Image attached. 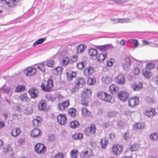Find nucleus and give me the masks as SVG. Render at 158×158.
<instances>
[{"instance_id": "f257e3e1", "label": "nucleus", "mask_w": 158, "mask_h": 158, "mask_svg": "<svg viewBox=\"0 0 158 158\" xmlns=\"http://www.w3.org/2000/svg\"><path fill=\"white\" fill-rule=\"evenodd\" d=\"M53 83L52 80L48 79L47 81L43 82L40 86L42 90L46 92H51L52 90Z\"/></svg>"}, {"instance_id": "f03ea898", "label": "nucleus", "mask_w": 158, "mask_h": 158, "mask_svg": "<svg viewBox=\"0 0 158 158\" xmlns=\"http://www.w3.org/2000/svg\"><path fill=\"white\" fill-rule=\"evenodd\" d=\"M85 80L83 78H78L74 81V86L72 89L73 92L77 91L79 89L82 88L85 85Z\"/></svg>"}, {"instance_id": "7ed1b4c3", "label": "nucleus", "mask_w": 158, "mask_h": 158, "mask_svg": "<svg viewBox=\"0 0 158 158\" xmlns=\"http://www.w3.org/2000/svg\"><path fill=\"white\" fill-rule=\"evenodd\" d=\"M97 128L94 124H92L89 127L86 128L84 131L85 133L88 136H93L96 134Z\"/></svg>"}, {"instance_id": "20e7f679", "label": "nucleus", "mask_w": 158, "mask_h": 158, "mask_svg": "<svg viewBox=\"0 0 158 158\" xmlns=\"http://www.w3.org/2000/svg\"><path fill=\"white\" fill-rule=\"evenodd\" d=\"M112 152L115 155H119L123 150V147L122 145L117 143H114L112 148Z\"/></svg>"}, {"instance_id": "39448f33", "label": "nucleus", "mask_w": 158, "mask_h": 158, "mask_svg": "<svg viewBox=\"0 0 158 158\" xmlns=\"http://www.w3.org/2000/svg\"><path fill=\"white\" fill-rule=\"evenodd\" d=\"M56 118L58 123L60 125H64L67 122L68 118L65 114H59L57 116Z\"/></svg>"}, {"instance_id": "423d86ee", "label": "nucleus", "mask_w": 158, "mask_h": 158, "mask_svg": "<svg viewBox=\"0 0 158 158\" xmlns=\"http://www.w3.org/2000/svg\"><path fill=\"white\" fill-rule=\"evenodd\" d=\"M35 150L39 154H44L46 151V148L43 144L38 143L35 147Z\"/></svg>"}, {"instance_id": "0eeeda50", "label": "nucleus", "mask_w": 158, "mask_h": 158, "mask_svg": "<svg viewBox=\"0 0 158 158\" xmlns=\"http://www.w3.org/2000/svg\"><path fill=\"white\" fill-rule=\"evenodd\" d=\"M22 0H6L5 4L9 8L14 7L18 5Z\"/></svg>"}, {"instance_id": "6e6552de", "label": "nucleus", "mask_w": 158, "mask_h": 158, "mask_svg": "<svg viewBox=\"0 0 158 158\" xmlns=\"http://www.w3.org/2000/svg\"><path fill=\"white\" fill-rule=\"evenodd\" d=\"M131 88L134 91H139L142 89L143 83L141 82H134L131 84Z\"/></svg>"}, {"instance_id": "1a4fd4ad", "label": "nucleus", "mask_w": 158, "mask_h": 158, "mask_svg": "<svg viewBox=\"0 0 158 158\" xmlns=\"http://www.w3.org/2000/svg\"><path fill=\"white\" fill-rule=\"evenodd\" d=\"M28 93L31 98L35 99L39 95V91L36 88L32 87L28 91Z\"/></svg>"}, {"instance_id": "9d476101", "label": "nucleus", "mask_w": 158, "mask_h": 158, "mask_svg": "<svg viewBox=\"0 0 158 158\" xmlns=\"http://www.w3.org/2000/svg\"><path fill=\"white\" fill-rule=\"evenodd\" d=\"M115 82L118 84L123 85L125 83L126 79L124 75L123 74H120L115 78Z\"/></svg>"}, {"instance_id": "9b49d317", "label": "nucleus", "mask_w": 158, "mask_h": 158, "mask_svg": "<svg viewBox=\"0 0 158 158\" xmlns=\"http://www.w3.org/2000/svg\"><path fill=\"white\" fill-rule=\"evenodd\" d=\"M129 95V93L126 91H120L118 94V96L120 100L124 102L127 100Z\"/></svg>"}, {"instance_id": "f8f14e48", "label": "nucleus", "mask_w": 158, "mask_h": 158, "mask_svg": "<svg viewBox=\"0 0 158 158\" xmlns=\"http://www.w3.org/2000/svg\"><path fill=\"white\" fill-rule=\"evenodd\" d=\"M93 154L92 150L90 148H86L83 150L81 153V158H86L91 156Z\"/></svg>"}, {"instance_id": "ddd939ff", "label": "nucleus", "mask_w": 158, "mask_h": 158, "mask_svg": "<svg viewBox=\"0 0 158 158\" xmlns=\"http://www.w3.org/2000/svg\"><path fill=\"white\" fill-rule=\"evenodd\" d=\"M139 102V99L138 97H133L129 98L128 101V105L131 107H133L137 105Z\"/></svg>"}, {"instance_id": "4468645a", "label": "nucleus", "mask_w": 158, "mask_h": 158, "mask_svg": "<svg viewBox=\"0 0 158 158\" xmlns=\"http://www.w3.org/2000/svg\"><path fill=\"white\" fill-rule=\"evenodd\" d=\"M131 65V61L130 58L126 57L122 61V66L124 69L126 71L129 70Z\"/></svg>"}, {"instance_id": "2eb2a0df", "label": "nucleus", "mask_w": 158, "mask_h": 158, "mask_svg": "<svg viewBox=\"0 0 158 158\" xmlns=\"http://www.w3.org/2000/svg\"><path fill=\"white\" fill-rule=\"evenodd\" d=\"M69 105V101L67 100L62 102L59 103L58 106V108L60 110L63 111L68 108Z\"/></svg>"}, {"instance_id": "dca6fc26", "label": "nucleus", "mask_w": 158, "mask_h": 158, "mask_svg": "<svg viewBox=\"0 0 158 158\" xmlns=\"http://www.w3.org/2000/svg\"><path fill=\"white\" fill-rule=\"evenodd\" d=\"M95 47L98 49L102 52H106L110 48H113V47L110 44H106L103 45H97Z\"/></svg>"}, {"instance_id": "f3484780", "label": "nucleus", "mask_w": 158, "mask_h": 158, "mask_svg": "<svg viewBox=\"0 0 158 158\" xmlns=\"http://www.w3.org/2000/svg\"><path fill=\"white\" fill-rule=\"evenodd\" d=\"M42 118L39 116H37L34 119L32 122V125L35 127H40L41 125Z\"/></svg>"}, {"instance_id": "a211bd4d", "label": "nucleus", "mask_w": 158, "mask_h": 158, "mask_svg": "<svg viewBox=\"0 0 158 158\" xmlns=\"http://www.w3.org/2000/svg\"><path fill=\"white\" fill-rule=\"evenodd\" d=\"M30 134L31 137L35 138L40 136L42 132L40 129L35 128L30 132Z\"/></svg>"}, {"instance_id": "6ab92c4d", "label": "nucleus", "mask_w": 158, "mask_h": 158, "mask_svg": "<svg viewBox=\"0 0 158 158\" xmlns=\"http://www.w3.org/2000/svg\"><path fill=\"white\" fill-rule=\"evenodd\" d=\"M38 106L40 110L43 111L46 110L47 106L46 101L44 99H41L38 103Z\"/></svg>"}, {"instance_id": "aec40b11", "label": "nucleus", "mask_w": 158, "mask_h": 158, "mask_svg": "<svg viewBox=\"0 0 158 158\" xmlns=\"http://www.w3.org/2000/svg\"><path fill=\"white\" fill-rule=\"evenodd\" d=\"M92 90L87 88L84 89L81 94V97L90 98L92 95Z\"/></svg>"}, {"instance_id": "412c9836", "label": "nucleus", "mask_w": 158, "mask_h": 158, "mask_svg": "<svg viewBox=\"0 0 158 158\" xmlns=\"http://www.w3.org/2000/svg\"><path fill=\"white\" fill-rule=\"evenodd\" d=\"M115 101L114 97L107 92L103 101L110 103H113Z\"/></svg>"}, {"instance_id": "4be33fe9", "label": "nucleus", "mask_w": 158, "mask_h": 158, "mask_svg": "<svg viewBox=\"0 0 158 158\" xmlns=\"http://www.w3.org/2000/svg\"><path fill=\"white\" fill-rule=\"evenodd\" d=\"M26 71L27 73L26 74V75L29 76H31L35 75L36 71V69L34 68L28 67Z\"/></svg>"}, {"instance_id": "5701e85b", "label": "nucleus", "mask_w": 158, "mask_h": 158, "mask_svg": "<svg viewBox=\"0 0 158 158\" xmlns=\"http://www.w3.org/2000/svg\"><path fill=\"white\" fill-rule=\"evenodd\" d=\"M63 69L62 67L58 66L52 69V71L55 75L60 76L62 74Z\"/></svg>"}, {"instance_id": "b1692460", "label": "nucleus", "mask_w": 158, "mask_h": 158, "mask_svg": "<svg viewBox=\"0 0 158 158\" xmlns=\"http://www.w3.org/2000/svg\"><path fill=\"white\" fill-rule=\"evenodd\" d=\"M156 112L155 109L151 108L149 110H146L144 112L145 115L149 117H152L156 114Z\"/></svg>"}, {"instance_id": "393cba45", "label": "nucleus", "mask_w": 158, "mask_h": 158, "mask_svg": "<svg viewBox=\"0 0 158 158\" xmlns=\"http://www.w3.org/2000/svg\"><path fill=\"white\" fill-rule=\"evenodd\" d=\"M67 80L69 81H71L76 76V72H66V73Z\"/></svg>"}, {"instance_id": "a878e982", "label": "nucleus", "mask_w": 158, "mask_h": 158, "mask_svg": "<svg viewBox=\"0 0 158 158\" xmlns=\"http://www.w3.org/2000/svg\"><path fill=\"white\" fill-rule=\"evenodd\" d=\"M142 73L143 75L146 78H150L152 75V73L150 70L144 68L142 70Z\"/></svg>"}, {"instance_id": "bb28decb", "label": "nucleus", "mask_w": 158, "mask_h": 158, "mask_svg": "<svg viewBox=\"0 0 158 158\" xmlns=\"http://www.w3.org/2000/svg\"><path fill=\"white\" fill-rule=\"evenodd\" d=\"M110 92L112 94L116 93L119 90V87L115 84H112L109 87Z\"/></svg>"}, {"instance_id": "cd10ccee", "label": "nucleus", "mask_w": 158, "mask_h": 158, "mask_svg": "<svg viewBox=\"0 0 158 158\" xmlns=\"http://www.w3.org/2000/svg\"><path fill=\"white\" fill-rule=\"evenodd\" d=\"M19 99L22 102H27L29 98L27 93H23L20 94L18 97Z\"/></svg>"}, {"instance_id": "c85d7f7f", "label": "nucleus", "mask_w": 158, "mask_h": 158, "mask_svg": "<svg viewBox=\"0 0 158 158\" xmlns=\"http://www.w3.org/2000/svg\"><path fill=\"white\" fill-rule=\"evenodd\" d=\"M94 69L90 66L86 68L84 70V73L86 76H90L94 72Z\"/></svg>"}, {"instance_id": "c756f323", "label": "nucleus", "mask_w": 158, "mask_h": 158, "mask_svg": "<svg viewBox=\"0 0 158 158\" xmlns=\"http://www.w3.org/2000/svg\"><path fill=\"white\" fill-rule=\"evenodd\" d=\"M81 113L83 116L87 117L91 115V112L87 107H83L81 109Z\"/></svg>"}, {"instance_id": "7c9ffc66", "label": "nucleus", "mask_w": 158, "mask_h": 158, "mask_svg": "<svg viewBox=\"0 0 158 158\" xmlns=\"http://www.w3.org/2000/svg\"><path fill=\"white\" fill-rule=\"evenodd\" d=\"M21 132V130L19 128H15L13 129L11 133V135L16 137L19 135Z\"/></svg>"}, {"instance_id": "2f4dec72", "label": "nucleus", "mask_w": 158, "mask_h": 158, "mask_svg": "<svg viewBox=\"0 0 158 158\" xmlns=\"http://www.w3.org/2000/svg\"><path fill=\"white\" fill-rule=\"evenodd\" d=\"M107 58V53H106L105 54H99L96 57L97 60L99 62H103Z\"/></svg>"}, {"instance_id": "473e14b6", "label": "nucleus", "mask_w": 158, "mask_h": 158, "mask_svg": "<svg viewBox=\"0 0 158 158\" xmlns=\"http://www.w3.org/2000/svg\"><path fill=\"white\" fill-rule=\"evenodd\" d=\"M100 143L102 148L104 149L106 148L107 145L109 144V142L106 139L103 138L101 139Z\"/></svg>"}, {"instance_id": "72a5a7b5", "label": "nucleus", "mask_w": 158, "mask_h": 158, "mask_svg": "<svg viewBox=\"0 0 158 158\" xmlns=\"http://www.w3.org/2000/svg\"><path fill=\"white\" fill-rule=\"evenodd\" d=\"M90 98L81 97V104L85 106H89Z\"/></svg>"}, {"instance_id": "f704fd0d", "label": "nucleus", "mask_w": 158, "mask_h": 158, "mask_svg": "<svg viewBox=\"0 0 158 158\" xmlns=\"http://www.w3.org/2000/svg\"><path fill=\"white\" fill-rule=\"evenodd\" d=\"M78 153L79 152L77 149H73L72 150L70 153L71 158H77Z\"/></svg>"}, {"instance_id": "c9c22d12", "label": "nucleus", "mask_w": 158, "mask_h": 158, "mask_svg": "<svg viewBox=\"0 0 158 158\" xmlns=\"http://www.w3.org/2000/svg\"><path fill=\"white\" fill-rule=\"evenodd\" d=\"M26 89L25 86L24 85H19L16 87L15 92L17 93L23 92Z\"/></svg>"}, {"instance_id": "e433bc0d", "label": "nucleus", "mask_w": 158, "mask_h": 158, "mask_svg": "<svg viewBox=\"0 0 158 158\" xmlns=\"http://www.w3.org/2000/svg\"><path fill=\"white\" fill-rule=\"evenodd\" d=\"M69 125L71 128L74 129L78 127L80 125L79 122L77 120L71 121Z\"/></svg>"}, {"instance_id": "4c0bfd02", "label": "nucleus", "mask_w": 158, "mask_h": 158, "mask_svg": "<svg viewBox=\"0 0 158 158\" xmlns=\"http://www.w3.org/2000/svg\"><path fill=\"white\" fill-rule=\"evenodd\" d=\"M106 93V92L103 91L99 92L97 94V96L100 99L103 101Z\"/></svg>"}, {"instance_id": "58836bf2", "label": "nucleus", "mask_w": 158, "mask_h": 158, "mask_svg": "<svg viewBox=\"0 0 158 158\" xmlns=\"http://www.w3.org/2000/svg\"><path fill=\"white\" fill-rule=\"evenodd\" d=\"M89 54L90 56L93 57L97 54L98 52L96 49L91 48L89 50Z\"/></svg>"}, {"instance_id": "ea45409f", "label": "nucleus", "mask_w": 158, "mask_h": 158, "mask_svg": "<svg viewBox=\"0 0 158 158\" xmlns=\"http://www.w3.org/2000/svg\"><path fill=\"white\" fill-rule=\"evenodd\" d=\"M85 48L86 47L84 45L80 44L77 47V52L79 53H82L84 51Z\"/></svg>"}, {"instance_id": "a19ab883", "label": "nucleus", "mask_w": 158, "mask_h": 158, "mask_svg": "<svg viewBox=\"0 0 158 158\" xmlns=\"http://www.w3.org/2000/svg\"><path fill=\"white\" fill-rule=\"evenodd\" d=\"M72 137L74 139H82L83 138V134L81 133L75 134L72 135Z\"/></svg>"}, {"instance_id": "79ce46f5", "label": "nucleus", "mask_w": 158, "mask_h": 158, "mask_svg": "<svg viewBox=\"0 0 158 158\" xmlns=\"http://www.w3.org/2000/svg\"><path fill=\"white\" fill-rule=\"evenodd\" d=\"M134 127L135 129H143L144 127L143 124L139 123H135Z\"/></svg>"}, {"instance_id": "37998d69", "label": "nucleus", "mask_w": 158, "mask_h": 158, "mask_svg": "<svg viewBox=\"0 0 158 158\" xmlns=\"http://www.w3.org/2000/svg\"><path fill=\"white\" fill-rule=\"evenodd\" d=\"M69 59L68 57H65L63 58L62 60L61 64L63 66L65 67L69 63Z\"/></svg>"}, {"instance_id": "c03bdc74", "label": "nucleus", "mask_w": 158, "mask_h": 158, "mask_svg": "<svg viewBox=\"0 0 158 158\" xmlns=\"http://www.w3.org/2000/svg\"><path fill=\"white\" fill-rule=\"evenodd\" d=\"M12 151V149L9 145H6L3 149V152L5 153H10Z\"/></svg>"}, {"instance_id": "a18cd8bd", "label": "nucleus", "mask_w": 158, "mask_h": 158, "mask_svg": "<svg viewBox=\"0 0 158 158\" xmlns=\"http://www.w3.org/2000/svg\"><path fill=\"white\" fill-rule=\"evenodd\" d=\"M155 64L153 63H148L146 65L145 68L150 70L154 68Z\"/></svg>"}, {"instance_id": "49530a36", "label": "nucleus", "mask_w": 158, "mask_h": 158, "mask_svg": "<svg viewBox=\"0 0 158 158\" xmlns=\"http://www.w3.org/2000/svg\"><path fill=\"white\" fill-rule=\"evenodd\" d=\"M115 62V60L113 58L108 59L106 61L107 66L108 67H111Z\"/></svg>"}, {"instance_id": "de8ad7c7", "label": "nucleus", "mask_w": 158, "mask_h": 158, "mask_svg": "<svg viewBox=\"0 0 158 158\" xmlns=\"http://www.w3.org/2000/svg\"><path fill=\"white\" fill-rule=\"evenodd\" d=\"M45 40V38H42L40 39L37 40L35 42L33 43V46H35L37 45L42 44Z\"/></svg>"}, {"instance_id": "09e8293b", "label": "nucleus", "mask_w": 158, "mask_h": 158, "mask_svg": "<svg viewBox=\"0 0 158 158\" xmlns=\"http://www.w3.org/2000/svg\"><path fill=\"white\" fill-rule=\"evenodd\" d=\"M76 110L73 108L70 109L69 110V114L73 117L75 116L76 115Z\"/></svg>"}, {"instance_id": "8fccbe9b", "label": "nucleus", "mask_w": 158, "mask_h": 158, "mask_svg": "<svg viewBox=\"0 0 158 158\" xmlns=\"http://www.w3.org/2000/svg\"><path fill=\"white\" fill-rule=\"evenodd\" d=\"M102 81L106 84L111 83L112 81V79L108 77H103L102 79Z\"/></svg>"}, {"instance_id": "3c124183", "label": "nucleus", "mask_w": 158, "mask_h": 158, "mask_svg": "<svg viewBox=\"0 0 158 158\" xmlns=\"http://www.w3.org/2000/svg\"><path fill=\"white\" fill-rule=\"evenodd\" d=\"M138 147L137 144H134L130 148V149L132 151H135L138 149Z\"/></svg>"}, {"instance_id": "603ef678", "label": "nucleus", "mask_w": 158, "mask_h": 158, "mask_svg": "<svg viewBox=\"0 0 158 158\" xmlns=\"http://www.w3.org/2000/svg\"><path fill=\"white\" fill-rule=\"evenodd\" d=\"M150 138L153 140H156L158 138V135L156 133H153L150 135Z\"/></svg>"}, {"instance_id": "864d4df0", "label": "nucleus", "mask_w": 158, "mask_h": 158, "mask_svg": "<svg viewBox=\"0 0 158 158\" xmlns=\"http://www.w3.org/2000/svg\"><path fill=\"white\" fill-rule=\"evenodd\" d=\"M54 61L52 60H48L47 62L46 65L50 67H52L53 66Z\"/></svg>"}, {"instance_id": "5fc2aeb1", "label": "nucleus", "mask_w": 158, "mask_h": 158, "mask_svg": "<svg viewBox=\"0 0 158 158\" xmlns=\"http://www.w3.org/2000/svg\"><path fill=\"white\" fill-rule=\"evenodd\" d=\"M85 64L83 62H80L77 64L78 68L80 69H82L85 67Z\"/></svg>"}, {"instance_id": "6e6d98bb", "label": "nucleus", "mask_w": 158, "mask_h": 158, "mask_svg": "<svg viewBox=\"0 0 158 158\" xmlns=\"http://www.w3.org/2000/svg\"><path fill=\"white\" fill-rule=\"evenodd\" d=\"M123 138L126 140H128L130 137L129 131H126L123 135Z\"/></svg>"}, {"instance_id": "4d7b16f0", "label": "nucleus", "mask_w": 158, "mask_h": 158, "mask_svg": "<svg viewBox=\"0 0 158 158\" xmlns=\"http://www.w3.org/2000/svg\"><path fill=\"white\" fill-rule=\"evenodd\" d=\"M95 82V79L92 78H89L88 79V83L90 85L94 84Z\"/></svg>"}, {"instance_id": "13d9d810", "label": "nucleus", "mask_w": 158, "mask_h": 158, "mask_svg": "<svg viewBox=\"0 0 158 158\" xmlns=\"http://www.w3.org/2000/svg\"><path fill=\"white\" fill-rule=\"evenodd\" d=\"M78 60V56H77L75 55L71 57L70 60V62L72 63H73L77 61Z\"/></svg>"}, {"instance_id": "bf43d9fd", "label": "nucleus", "mask_w": 158, "mask_h": 158, "mask_svg": "<svg viewBox=\"0 0 158 158\" xmlns=\"http://www.w3.org/2000/svg\"><path fill=\"white\" fill-rule=\"evenodd\" d=\"M48 99L52 102H54L56 100V98L53 96V95L49 94L48 96Z\"/></svg>"}, {"instance_id": "052dcab7", "label": "nucleus", "mask_w": 158, "mask_h": 158, "mask_svg": "<svg viewBox=\"0 0 158 158\" xmlns=\"http://www.w3.org/2000/svg\"><path fill=\"white\" fill-rule=\"evenodd\" d=\"M54 158H64V155L63 153L59 152L56 154Z\"/></svg>"}, {"instance_id": "680f3d73", "label": "nucleus", "mask_w": 158, "mask_h": 158, "mask_svg": "<svg viewBox=\"0 0 158 158\" xmlns=\"http://www.w3.org/2000/svg\"><path fill=\"white\" fill-rule=\"evenodd\" d=\"M37 68L41 71H43L44 72H45V69L44 68V65L43 64L40 65V66H38Z\"/></svg>"}, {"instance_id": "e2e57ef3", "label": "nucleus", "mask_w": 158, "mask_h": 158, "mask_svg": "<svg viewBox=\"0 0 158 158\" xmlns=\"http://www.w3.org/2000/svg\"><path fill=\"white\" fill-rule=\"evenodd\" d=\"M134 73L135 75H138L140 73V70L138 68H135L134 69Z\"/></svg>"}, {"instance_id": "0e129e2a", "label": "nucleus", "mask_w": 158, "mask_h": 158, "mask_svg": "<svg viewBox=\"0 0 158 158\" xmlns=\"http://www.w3.org/2000/svg\"><path fill=\"white\" fill-rule=\"evenodd\" d=\"M5 126V122L3 120L0 121V130L4 128Z\"/></svg>"}, {"instance_id": "69168bd1", "label": "nucleus", "mask_w": 158, "mask_h": 158, "mask_svg": "<svg viewBox=\"0 0 158 158\" xmlns=\"http://www.w3.org/2000/svg\"><path fill=\"white\" fill-rule=\"evenodd\" d=\"M108 136L110 139H114L115 138L116 136L114 133H110L108 135Z\"/></svg>"}, {"instance_id": "338daca9", "label": "nucleus", "mask_w": 158, "mask_h": 158, "mask_svg": "<svg viewBox=\"0 0 158 158\" xmlns=\"http://www.w3.org/2000/svg\"><path fill=\"white\" fill-rule=\"evenodd\" d=\"M128 21L126 19H117V22L118 23H123L124 22H127Z\"/></svg>"}, {"instance_id": "774afa93", "label": "nucleus", "mask_w": 158, "mask_h": 158, "mask_svg": "<svg viewBox=\"0 0 158 158\" xmlns=\"http://www.w3.org/2000/svg\"><path fill=\"white\" fill-rule=\"evenodd\" d=\"M152 80L154 83L158 84V76L153 77Z\"/></svg>"}]
</instances>
